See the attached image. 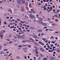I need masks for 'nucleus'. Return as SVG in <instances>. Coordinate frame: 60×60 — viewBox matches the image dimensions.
I'll return each mask as SVG.
<instances>
[{
    "mask_svg": "<svg viewBox=\"0 0 60 60\" xmlns=\"http://www.w3.org/2000/svg\"><path fill=\"white\" fill-rule=\"evenodd\" d=\"M4 45L5 46H6V45H7V44H4Z\"/></svg>",
    "mask_w": 60,
    "mask_h": 60,
    "instance_id": "5fc2aeb1",
    "label": "nucleus"
},
{
    "mask_svg": "<svg viewBox=\"0 0 60 60\" xmlns=\"http://www.w3.org/2000/svg\"><path fill=\"white\" fill-rule=\"evenodd\" d=\"M26 42L25 41H22V43H25V42Z\"/></svg>",
    "mask_w": 60,
    "mask_h": 60,
    "instance_id": "e433bc0d",
    "label": "nucleus"
},
{
    "mask_svg": "<svg viewBox=\"0 0 60 60\" xmlns=\"http://www.w3.org/2000/svg\"><path fill=\"white\" fill-rule=\"evenodd\" d=\"M19 47H20V48H21V47H22V46L21 45H19Z\"/></svg>",
    "mask_w": 60,
    "mask_h": 60,
    "instance_id": "13d9d810",
    "label": "nucleus"
},
{
    "mask_svg": "<svg viewBox=\"0 0 60 60\" xmlns=\"http://www.w3.org/2000/svg\"><path fill=\"white\" fill-rule=\"evenodd\" d=\"M39 19L40 20L38 21V22L39 23H42V21L41 20H42V19L41 18H40Z\"/></svg>",
    "mask_w": 60,
    "mask_h": 60,
    "instance_id": "f03ea898",
    "label": "nucleus"
},
{
    "mask_svg": "<svg viewBox=\"0 0 60 60\" xmlns=\"http://www.w3.org/2000/svg\"><path fill=\"white\" fill-rule=\"evenodd\" d=\"M52 25L53 26H55V24H54V23H53L52 24Z\"/></svg>",
    "mask_w": 60,
    "mask_h": 60,
    "instance_id": "052dcab7",
    "label": "nucleus"
},
{
    "mask_svg": "<svg viewBox=\"0 0 60 60\" xmlns=\"http://www.w3.org/2000/svg\"><path fill=\"white\" fill-rule=\"evenodd\" d=\"M40 49L42 51H43V52L44 51V50L43 48H40Z\"/></svg>",
    "mask_w": 60,
    "mask_h": 60,
    "instance_id": "9d476101",
    "label": "nucleus"
},
{
    "mask_svg": "<svg viewBox=\"0 0 60 60\" xmlns=\"http://www.w3.org/2000/svg\"><path fill=\"white\" fill-rule=\"evenodd\" d=\"M16 57L17 59H19L20 58V57L19 56H17Z\"/></svg>",
    "mask_w": 60,
    "mask_h": 60,
    "instance_id": "c756f323",
    "label": "nucleus"
},
{
    "mask_svg": "<svg viewBox=\"0 0 60 60\" xmlns=\"http://www.w3.org/2000/svg\"><path fill=\"white\" fill-rule=\"evenodd\" d=\"M9 17H6V19H9Z\"/></svg>",
    "mask_w": 60,
    "mask_h": 60,
    "instance_id": "bf43d9fd",
    "label": "nucleus"
},
{
    "mask_svg": "<svg viewBox=\"0 0 60 60\" xmlns=\"http://www.w3.org/2000/svg\"><path fill=\"white\" fill-rule=\"evenodd\" d=\"M4 51H7L8 50V49H5L4 50Z\"/></svg>",
    "mask_w": 60,
    "mask_h": 60,
    "instance_id": "603ef678",
    "label": "nucleus"
},
{
    "mask_svg": "<svg viewBox=\"0 0 60 60\" xmlns=\"http://www.w3.org/2000/svg\"><path fill=\"white\" fill-rule=\"evenodd\" d=\"M19 34H22V33H23V31L22 30H20L19 31Z\"/></svg>",
    "mask_w": 60,
    "mask_h": 60,
    "instance_id": "39448f33",
    "label": "nucleus"
},
{
    "mask_svg": "<svg viewBox=\"0 0 60 60\" xmlns=\"http://www.w3.org/2000/svg\"><path fill=\"white\" fill-rule=\"evenodd\" d=\"M50 39H54V37L53 36H52L51 37H50Z\"/></svg>",
    "mask_w": 60,
    "mask_h": 60,
    "instance_id": "b1692460",
    "label": "nucleus"
},
{
    "mask_svg": "<svg viewBox=\"0 0 60 60\" xmlns=\"http://www.w3.org/2000/svg\"><path fill=\"white\" fill-rule=\"evenodd\" d=\"M10 25H13V23H10Z\"/></svg>",
    "mask_w": 60,
    "mask_h": 60,
    "instance_id": "774afa93",
    "label": "nucleus"
},
{
    "mask_svg": "<svg viewBox=\"0 0 60 60\" xmlns=\"http://www.w3.org/2000/svg\"><path fill=\"white\" fill-rule=\"evenodd\" d=\"M6 41H11V40L10 39H6Z\"/></svg>",
    "mask_w": 60,
    "mask_h": 60,
    "instance_id": "c9c22d12",
    "label": "nucleus"
},
{
    "mask_svg": "<svg viewBox=\"0 0 60 60\" xmlns=\"http://www.w3.org/2000/svg\"><path fill=\"white\" fill-rule=\"evenodd\" d=\"M47 47H48L49 49H50V46L49 45H48L47 46Z\"/></svg>",
    "mask_w": 60,
    "mask_h": 60,
    "instance_id": "8fccbe9b",
    "label": "nucleus"
},
{
    "mask_svg": "<svg viewBox=\"0 0 60 60\" xmlns=\"http://www.w3.org/2000/svg\"><path fill=\"white\" fill-rule=\"evenodd\" d=\"M26 31L27 32H29L30 31V30H26Z\"/></svg>",
    "mask_w": 60,
    "mask_h": 60,
    "instance_id": "412c9836",
    "label": "nucleus"
},
{
    "mask_svg": "<svg viewBox=\"0 0 60 60\" xmlns=\"http://www.w3.org/2000/svg\"><path fill=\"white\" fill-rule=\"evenodd\" d=\"M2 1L3 2H6V0H2Z\"/></svg>",
    "mask_w": 60,
    "mask_h": 60,
    "instance_id": "49530a36",
    "label": "nucleus"
},
{
    "mask_svg": "<svg viewBox=\"0 0 60 60\" xmlns=\"http://www.w3.org/2000/svg\"><path fill=\"white\" fill-rule=\"evenodd\" d=\"M24 58L26 59H27V57H26V56H24Z\"/></svg>",
    "mask_w": 60,
    "mask_h": 60,
    "instance_id": "72a5a7b5",
    "label": "nucleus"
},
{
    "mask_svg": "<svg viewBox=\"0 0 60 60\" xmlns=\"http://www.w3.org/2000/svg\"><path fill=\"white\" fill-rule=\"evenodd\" d=\"M25 41L26 42H30V41L29 40H25Z\"/></svg>",
    "mask_w": 60,
    "mask_h": 60,
    "instance_id": "f3484780",
    "label": "nucleus"
},
{
    "mask_svg": "<svg viewBox=\"0 0 60 60\" xmlns=\"http://www.w3.org/2000/svg\"><path fill=\"white\" fill-rule=\"evenodd\" d=\"M15 22L16 23H18V21L17 20L15 21Z\"/></svg>",
    "mask_w": 60,
    "mask_h": 60,
    "instance_id": "e2e57ef3",
    "label": "nucleus"
},
{
    "mask_svg": "<svg viewBox=\"0 0 60 60\" xmlns=\"http://www.w3.org/2000/svg\"><path fill=\"white\" fill-rule=\"evenodd\" d=\"M31 11H32V12L33 13H35V11L34 10V9H31Z\"/></svg>",
    "mask_w": 60,
    "mask_h": 60,
    "instance_id": "0eeeda50",
    "label": "nucleus"
},
{
    "mask_svg": "<svg viewBox=\"0 0 60 60\" xmlns=\"http://www.w3.org/2000/svg\"><path fill=\"white\" fill-rule=\"evenodd\" d=\"M8 54H4V56H8Z\"/></svg>",
    "mask_w": 60,
    "mask_h": 60,
    "instance_id": "c85d7f7f",
    "label": "nucleus"
},
{
    "mask_svg": "<svg viewBox=\"0 0 60 60\" xmlns=\"http://www.w3.org/2000/svg\"><path fill=\"white\" fill-rule=\"evenodd\" d=\"M34 44H35V45H36L37 46H39V45H38V44H37L36 42H35L34 43Z\"/></svg>",
    "mask_w": 60,
    "mask_h": 60,
    "instance_id": "dca6fc26",
    "label": "nucleus"
},
{
    "mask_svg": "<svg viewBox=\"0 0 60 60\" xmlns=\"http://www.w3.org/2000/svg\"><path fill=\"white\" fill-rule=\"evenodd\" d=\"M30 40H31V41H34V40H33V39L31 38H30Z\"/></svg>",
    "mask_w": 60,
    "mask_h": 60,
    "instance_id": "393cba45",
    "label": "nucleus"
},
{
    "mask_svg": "<svg viewBox=\"0 0 60 60\" xmlns=\"http://www.w3.org/2000/svg\"><path fill=\"white\" fill-rule=\"evenodd\" d=\"M49 31H53L54 30H52V29H50L49 30Z\"/></svg>",
    "mask_w": 60,
    "mask_h": 60,
    "instance_id": "a18cd8bd",
    "label": "nucleus"
},
{
    "mask_svg": "<svg viewBox=\"0 0 60 60\" xmlns=\"http://www.w3.org/2000/svg\"><path fill=\"white\" fill-rule=\"evenodd\" d=\"M30 18H33V17H34V15L32 14H30Z\"/></svg>",
    "mask_w": 60,
    "mask_h": 60,
    "instance_id": "6e6552de",
    "label": "nucleus"
},
{
    "mask_svg": "<svg viewBox=\"0 0 60 60\" xmlns=\"http://www.w3.org/2000/svg\"><path fill=\"white\" fill-rule=\"evenodd\" d=\"M20 8L21 9V11H24V8H23V7H21Z\"/></svg>",
    "mask_w": 60,
    "mask_h": 60,
    "instance_id": "423d86ee",
    "label": "nucleus"
},
{
    "mask_svg": "<svg viewBox=\"0 0 60 60\" xmlns=\"http://www.w3.org/2000/svg\"><path fill=\"white\" fill-rule=\"evenodd\" d=\"M19 25H20V26H22V24L21 23H20L19 24Z\"/></svg>",
    "mask_w": 60,
    "mask_h": 60,
    "instance_id": "3c124183",
    "label": "nucleus"
},
{
    "mask_svg": "<svg viewBox=\"0 0 60 60\" xmlns=\"http://www.w3.org/2000/svg\"><path fill=\"white\" fill-rule=\"evenodd\" d=\"M55 20L56 21V22H58V20L57 19H56Z\"/></svg>",
    "mask_w": 60,
    "mask_h": 60,
    "instance_id": "79ce46f5",
    "label": "nucleus"
},
{
    "mask_svg": "<svg viewBox=\"0 0 60 60\" xmlns=\"http://www.w3.org/2000/svg\"><path fill=\"white\" fill-rule=\"evenodd\" d=\"M57 52H60V49L57 50Z\"/></svg>",
    "mask_w": 60,
    "mask_h": 60,
    "instance_id": "bb28decb",
    "label": "nucleus"
},
{
    "mask_svg": "<svg viewBox=\"0 0 60 60\" xmlns=\"http://www.w3.org/2000/svg\"><path fill=\"white\" fill-rule=\"evenodd\" d=\"M42 24L43 25H44V26H46L47 25V24L44 23H42Z\"/></svg>",
    "mask_w": 60,
    "mask_h": 60,
    "instance_id": "2eb2a0df",
    "label": "nucleus"
},
{
    "mask_svg": "<svg viewBox=\"0 0 60 60\" xmlns=\"http://www.w3.org/2000/svg\"><path fill=\"white\" fill-rule=\"evenodd\" d=\"M28 46L29 48H30L31 47V45H28Z\"/></svg>",
    "mask_w": 60,
    "mask_h": 60,
    "instance_id": "58836bf2",
    "label": "nucleus"
},
{
    "mask_svg": "<svg viewBox=\"0 0 60 60\" xmlns=\"http://www.w3.org/2000/svg\"><path fill=\"white\" fill-rule=\"evenodd\" d=\"M50 10H52V7H50Z\"/></svg>",
    "mask_w": 60,
    "mask_h": 60,
    "instance_id": "7c9ffc66",
    "label": "nucleus"
},
{
    "mask_svg": "<svg viewBox=\"0 0 60 60\" xmlns=\"http://www.w3.org/2000/svg\"><path fill=\"white\" fill-rule=\"evenodd\" d=\"M55 33H56V34H58V32H57V31H56L55 32Z\"/></svg>",
    "mask_w": 60,
    "mask_h": 60,
    "instance_id": "338daca9",
    "label": "nucleus"
},
{
    "mask_svg": "<svg viewBox=\"0 0 60 60\" xmlns=\"http://www.w3.org/2000/svg\"><path fill=\"white\" fill-rule=\"evenodd\" d=\"M3 31H2L1 32V34H1V35H0V36L2 38H2H3Z\"/></svg>",
    "mask_w": 60,
    "mask_h": 60,
    "instance_id": "7ed1b4c3",
    "label": "nucleus"
},
{
    "mask_svg": "<svg viewBox=\"0 0 60 60\" xmlns=\"http://www.w3.org/2000/svg\"><path fill=\"white\" fill-rule=\"evenodd\" d=\"M45 42L46 43H47V42H48V41H47V40H45Z\"/></svg>",
    "mask_w": 60,
    "mask_h": 60,
    "instance_id": "0e129e2a",
    "label": "nucleus"
},
{
    "mask_svg": "<svg viewBox=\"0 0 60 60\" xmlns=\"http://www.w3.org/2000/svg\"><path fill=\"white\" fill-rule=\"evenodd\" d=\"M40 55L41 56V57H43V55L42 54H41Z\"/></svg>",
    "mask_w": 60,
    "mask_h": 60,
    "instance_id": "4be33fe9",
    "label": "nucleus"
},
{
    "mask_svg": "<svg viewBox=\"0 0 60 60\" xmlns=\"http://www.w3.org/2000/svg\"><path fill=\"white\" fill-rule=\"evenodd\" d=\"M23 49L24 50H27V48H23Z\"/></svg>",
    "mask_w": 60,
    "mask_h": 60,
    "instance_id": "a19ab883",
    "label": "nucleus"
},
{
    "mask_svg": "<svg viewBox=\"0 0 60 60\" xmlns=\"http://www.w3.org/2000/svg\"><path fill=\"white\" fill-rule=\"evenodd\" d=\"M20 22L21 23H22V24H24V22H22V21H21Z\"/></svg>",
    "mask_w": 60,
    "mask_h": 60,
    "instance_id": "de8ad7c7",
    "label": "nucleus"
},
{
    "mask_svg": "<svg viewBox=\"0 0 60 60\" xmlns=\"http://www.w3.org/2000/svg\"><path fill=\"white\" fill-rule=\"evenodd\" d=\"M9 43L11 44L12 43V41H11L9 42Z\"/></svg>",
    "mask_w": 60,
    "mask_h": 60,
    "instance_id": "ea45409f",
    "label": "nucleus"
},
{
    "mask_svg": "<svg viewBox=\"0 0 60 60\" xmlns=\"http://www.w3.org/2000/svg\"><path fill=\"white\" fill-rule=\"evenodd\" d=\"M8 11L9 12H11V13H12V11L11 9H9L8 10Z\"/></svg>",
    "mask_w": 60,
    "mask_h": 60,
    "instance_id": "9b49d317",
    "label": "nucleus"
},
{
    "mask_svg": "<svg viewBox=\"0 0 60 60\" xmlns=\"http://www.w3.org/2000/svg\"><path fill=\"white\" fill-rule=\"evenodd\" d=\"M52 43H55V42L54 41H52Z\"/></svg>",
    "mask_w": 60,
    "mask_h": 60,
    "instance_id": "4d7b16f0",
    "label": "nucleus"
},
{
    "mask_svg": "<svg viewBox=\"0 0 60 60\" xmlns=\"http://www.w3.org/2000/svg\"><path fill=\"white\" fill-rule=\"evenodd\" d=\"M9 36L10 37V38H11L12 37L11 35V34H10L9 35Z\"/></svg>",
    "mask_w": 60,
    "mask_h": 60,
    "instance_id": "c03bdc74",
    "label": "nucleus"
},
{
    "mask_svg": "<svg viewBox=\"0 0 60 60\" xmlns=\"http://www.w3.org/2000/svg\"><path fill=\"white\" fill-rule=\"evenodd\" d=\"M48 58H43V60H47Z\"/></svg>",
    "mask_w": 60,
    "mask_h": 60,
    "instance_id": "a878e982",
    "label": "nucleus"
},
{
    "mask_svg": "<svg viewBox=\"0 0 60 60\" xmlns=\"http://www.w3.org/2000/svg\"><path fill=\"white\" fill-rule=\"evenodd\" d=\"M11 20V21H12V20L13 21H15V20H14V19H13Z\"/></svg>",
    "mask_w": 60,
    "mask_h": 60,
    "instance_id": "680f3d73",
    "label": "nucleus"
},
{
    "mask_svg": "<svg viewBox=\"0 0 60 60\" xmlns=\"http://www.w3.org/2000/svg\"><path fill=\"white\" fill-rule=\"evenodd\" d=\"M22 0H17V4L19 5H22V3L20 1H21Z\"/></svg>",
    "mask_w": 60,
    "mask_h": 60,
    "instance_id": "f257e3e1",
    "label": "nucleus"
},
{
    "mask_svg": "<svg viewBox=\"0 0 60 60\" xmlns=\"http://www.w3.org/2000/svg\"><path fill=\"white\" fill-rule=\"evenodd\" d=\"M3 31H2L1 32V34H1V35H0V36L2 38H2H3Z\"/></svg>",
    "mask_w": 60,
    "mask_h": 60,
    "instance_id": "20e7f679",
    "label": "nucleus"
},
{
    "mask_svg": "<svg viewBox=\"0 0 60 60\" xmlns=\"http://www.w3.org/2000/svg\"><path fill=\"white\" fill-rule=\"evenodd\" d=\"M22 3L23 4H24L25 3V0H22Z\"/></svg>",
    "mask_w": 60,
    "mask_h": 60,
    "instance_id": "1a4fd4ad",
    "label": "nucleus"
},
{
    "mask_svg": "<svg viewBox=\"0 0 60 60\" xmlns=\"http://www.w3.org/2000/svg\"><path fill=\"white\" fill-rule=\"evenodd\" d=\"M39 43H40V44H41V45H44V44H43V43L41 42H39Z\"/></svg>",
    "mask_w": 60,
    "mask_h": 60,
    "instance_id": "f8f14e48",
    "label": "nucleus"
},
{
    "mask_svg": "<svg viewBox=\"0 0 60 60\" xmlns=\"http://www.w3.org/2000/svg\"><path fill=\"white\" fill-rule=\"evenodd\" d=\"M29 7H30V8H31L32 7V6H31V4H30L29 5Z\"/></svg>",
    "mask_w": 60,
    "mask_h": 60,
    "instance_id": "473e14b6",
    "label": "nucleus"
},
{
    "mask_svg": "<svg viewBox=\"0 0 60 60\" xmlns=\"http://www.w3.org/2000/svg\"><path fill=\"white\" fill-rule=\"evenodd\" d=\"M33 37L34 38H37V36L36 35L34 36Z\"/></svg>",
    "mask_w": 60,
    "mask_h": 60,
    "instance_id": "6ab92c4d",
    "label": "nucleus"
},
{
    "mask_svg": "<svg viewBox=\"0 0 60 60\" xmlns=\"http://www.w3.org/2000/svg\"><path fill=\"white\" fill-rule=\"evenodd\" d=\"M54 16H55L57 18H60L59 17H57V15H55Z\"/></svg>",
    "mask_w": 60,
    "mask_h": 60,
    "instance_id": "5701e85b",
    "label": "nucleus"
},
{
    "mask_svg": "<svg viewBox=\"0 0 60 60\" xmlns=\"http://www.w3.org/2000/svg\"><path fill=\"white\" fill-rule=\"evenodd\" d=\"M18 37V38H21V36H19Z\"/></svg>",
    "mask_w": 60,
    "mask_h": 60,
    "instance_id": "69168bd1",
    "label": "nucleus"
},
{
    "mask_svg": "<svg viewBox=\"0 0 60 60\" xmlns=\"http://www.w3.org/2000/svg\"><path fill=\"white\" fill-rule=\"evenodd\" d=\"M23 32H26V30L25 29L23 30Z\"/></svg>",
    "mask_w": 60,
    "mask_h": 60,
    "instance_id": "864d4df0",
    "label": "nucleus"
},
{
    "mask_svg": "<svg viewBox=\"0 0 60 60\" xmlns=\"http://www.w3.org/2000/svg\"><path fill=\"white\" fill-rule=\"evenodd\" d=\"M12 54V53H10V54H9L8 56H11V55Z\"/></svg>",
    "mask_w": 60,
    "mask_h": 60,
    "instance_id": "aec40b11",
    "label": "nucleus"
},
{
    "mask_svg": "<svg viewBox=\"0 0 60 60\" xmlns=\"http://www.w3.org/2000/svg\"><path fill=\"white\" fill-rule=\"evenodd\" d=\"M25 4L26 6H27L28 5V2H26Z\"/></svg>",
    "mask_w": 60,
    "mask_h": 60,
    "instance_id": "a211bd4d",
    "label": "nucleus"
},
{
    "mask_svg": "<svg viewBox=\"0 0 60 60\" xmlns=\"http://www.w3.org/2000/svg\"><path fill=\"white\" fill-rule=\"evenodd\" d=\"M42 32V31L41 30H39L38 31V33H41Z\"/></svg>",
    "mask_w": 60,
    "mask_h": 60,
    "instance_id": "ddd939ff",
    "label": "nucleus"
},
{
    "mask_svg": "<svg viewBox=\"0 0 60 60\" xmlns=\"http://www.w3.org/2000/svg\"><path fill=\"white\" fill-rule=\"evenodd\" d=\"M33 19H36V17L35 16H33Z\"/></svg>",
    "mask_w": 60,
    "mask_h": 60,
    "instance_id": "2f4dec72",
    "label": "nucleus"
},
{
    "mask_svg": "<svg viewBox=\"0 0 60 60\" xmlns=\"http://www.w3.org/2000/svg\"><path fill=\"white\" fill-rule=\"evenodd\" d=\"M2 47L1 45L0 46V50H2Z\"/></svg>",
    "mask_w": 60,
    "mask_h": 60,
    "instance_id": "37998d69",
    "label": "nucleus"
},
{
    "mask_svg": "<svg viewBox=\"0 0 60 60\" xmlns=\"http://www.w3.org/2000/svg\"><path fill=\"white\" fill-rule=\"evenodd\" d=\"M42 39L44 41H45L47 40V39L45 38H42Z\"/></svg>",
    "mask_w": 60,
    "mask_h": 60,
    "instance_id": "4468645a",
    "label": "nucleus"
},
{
    "mask_svg": "<svg viewBox=\"0 0 60 60\" xmlns=\"http://www.w3.org/2000/svg\"><path fill=\"white\" fill-rule=\"evenodd\" d=\"M18 29L19 30H22V29H21V28H19Z\"/></svg>",
    "mask_w": 60,
    "mask_h": 60,
    "instance_id": "6e6d98bb",
    "label": "nucleus"
},
{
    "mask_svg": "<svg viewBox=\"0 0 60 60\" xmlns=\"http://www.w3.org/2000/svg\"><path fill=\"white\" fill-rule=\"evenodd\" d=\"M17 20L18 21H20V19H17Z\"/></svg>",
    "mask_w": 60,
    "mask_h": 60,
    "instance_id": "4c0bfd02",
    "label": "nucleus"
},
{
    "mask_svg": "<svg viewBox=\"0 0 60 60\" xmlns=\"http://www.w3.org/2000/svg\"><path fill=\"white\" fill-rule=\"evenodd\" d=\"M0 54H4V52H3V51H1L0 52Z\"/></svg>",
    "mask_w": 60,
    "mask_h": 60,
    "instance_id": "cd10ccee",
    "label": "nucleus"
},
{
    "mask_svg": "<svg viewBox=\"0 0 60 60\" xmlns=\"http://www.w3.org/2000/svg\"><path fill=\"white\" fill-rule=\"evenodd\" d=\"M4 24H5V25H6V24H7V23H6V21H5L4 23Z\"/></svg>",
    "mask_w": 60,
    "mask_h": 60,
    "instance_id": "f704fd0d",
    "label": "nucleus"
},
{
    "mask_svg": "<svg viewBox=\"0 0 60 60\" xmlns=\"http://www.w3.org/2000/svg\"><path fill=\"white\" fill-rule=\"evenodd\" d=\"M30 28H31V29H34V28L32 27H30Z\"/></svg>",
    "mask_w": 60,
    "mask_h": 60,
    "instance_id": "09e8293b",
    "label": "nucleus"
}]
</instances>
